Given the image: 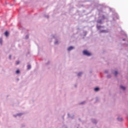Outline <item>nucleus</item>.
Masks as SVG:
<instances>
[{
  "label": "nucleus",
  "instance_id": "11",
  "mask_svg": "<svg viewBox=\"0 0 128 128\" xmlns=\"http://www.w3.org/2000/svg\"><path fill=\"white\" fill-rule=\"evenodd\" d=\"M118 120H122V118H118Z\"/></svg>",
  "mask_w": 128,
  "mask_h": 128
},
{
  "label": "nucleus",
  "instance_id": "16",
  "mask_svg": "<svg viewBox=\"0 0 128 128\" xmlns=\"http://www.w3.org/2000/svg\"><path fill=\"white\" fill-rule=\"evenodd\" d=\"M58 44V41L55 42V44Z\"/></svg>",
  "mask_w": 128,
  "mask_h": 128
},
{
  "label": "nucleus",
  "instance_id": "9",
  "mask_svg": "<svg viewBox=\"0 0 128 128\" xmlns=\"http://www.w3.org/2000/svg\"><path fill=\"white\" fill-rule=\"evenodd\" d=\"M16 74H20V70H17L16 71Z\"/></svg>",
  "mask_w": 128,
  "mask_h": 128
},
{
  "label": "nucleus",
  "instance_id": "15",
  "mask_svg": "<svg viewBox=\"0 0 128 128\" xmlns=\"http://www.w3.org/2000/svg\"><path fill=\"white\" fill-rule=\"evenodd\" d=\"M99 24H102V20H100V21H98Z\"/></svg>",
  "mask_w": 128,
  "mask_h": 128
},
{
  "label": "nucleus",
  "instance_id": "14",
  "mask_svg": "<svg viewBox=\"0 0 128 128\" xmlns=\"http://www.w3.org/2000/svg\"><path fill=\"white\" fill-rule=\"evenodd\" d=\"M2 40L0 39V44H2Z\"/></svg>",
  "mask_w": 128,
  "mask_h": 128
},
{
  "label": "nucleus",
  "instance_id": "5",
  "mask_svg": "<svg viewBox=\"0 0 128 128\" xmlns=\"http://www.w3.org/2000/svg\"><path fill=\"white\" fill-rule=\"evenodd\" d=\"M95 92H98L100 90V88H94Z\"/></svg>",
  "mask_w": 128,
  "mask_h": 128
},
{
  "label": "nucleus",
  "instance_id": "7",
  "mask_svg": "<svg viewBox=\"0 0 128 128\" xmlns=\"http://www.w3.org/2000/svg\"><path fill=\"white\" fill-rule=\"evenodd\" d=\"M82 72H79L78 74V76H82Z\"/></svg>",
  "mask_w": 128,
  "mask_h": 128
},
{
  "label": "nucleus",
  "instance_id": "12",
  "mask_svg": "<svg viewBox=\"0 0 128 128\" xmlns=\"http://www.w3.org/2000/svg\"><path fill=\"white\" fill-rule=\"evenodd\" d=\"M100 28H102L101 26H98L97 28H98V30H100Z\"/></svg>",
  "mask_w": 128,
  "mask_h": 128
},
{
  "label": "nucleus",
  "instance_id": "18",
  "mask_svg": "<svg viewBox=\"0 0 128 128\" xmlns=\"http://www.w3.org/2000/svg\"><path fill=\"white\" fill-rule=\"evenodd\" d=\"M103 18H104V16H103Z\"/></svg>",
  "mask_w": 128,
  "mask_h": 128
},
{
  "label": "nucleus",
  "instance_id": "8",
  "mask_svg": "<svg viewBox=\"0 0 128 128\" xmlns=\"http://www.w3.org/2000/svg\"><path fill=\"white\" fill-rule=\"evenodd\" d=\"M16 64H20V62H19V61H16Z\"/></svg>",
  "mask_w": 128,
  "mask_h": 128
},
{
  "label": "nucleus",
  "instance_id": "10",
  "mask_svg": "<svg viewBox=\"0 0 128 128\" xmlns=\"http://www.w3.org/2000/svg\"><path fill=\"white\" fill-rule=\"evenodd\" d=\"M117 74H118V72L116 71V72H114V75H115V76H116Z\"/></svg>",
  "mask_w": 128,
  "mask_h": 128
},
{
  "label": "nucleus",
  "instance_id": "6",
  "mask_svg": "<svg viewBox=\"0 0 128 128\" xmlns=\"http://www.w3.org/2000/svg\"><path fill=\"white\" fill-rule=\"evenodd\" d=\"M28 68V70H30V68H32V66H30V65H28L27 66Z\"/></svg>",
  "mask_w": 128,
  "mask_h": 128
},
{
  "label": "nucleus",
  "instance_id": "4",
  "mask_svg": "<svg viewBox=\"0 0 128 128\" xmlns=\"http://www.w3.org/2000/svg\"><path fill=\"white\" fill-rule=\"evenodd\" d=\"M120 88H122V90H126V87H124L123 86H120Z\"/></svg>",
  "mask_w": 128,
  "mask_h": 128
},
{
  "label": "nucleus",
  "instance_id": "3",
  "mask_svg": "<svg viewBox=\"0 0 128 128\" xmlns=\"http://www.w3.org/2000/svg\"><path fill=\"white\" fill-rule=\"evenodd\" d=\"M4 34L6 36H8V34H9L8 32V31H6L4 33Z\"/></svg>",
  "mask_w": 128,
  "mask_h": 128
},
{
  "label": "nucleus",
  "instance_id": "13",
  "mask_svg": "<svg viewBox=\"0 0 128 128\" xmlns=\"http://www.w3.org/2000/svg\"><path fill=\"white\" fill-rule=\"evenodd\" d=\"M100 32H106V30H101V31Z\"/></svg>",
  "mask_w": 128,
  "mask_h": 128
},
{
  "label": "nucleus",
  "instance_id": "1",
  "mask_svg": "<svg viewBox=\"0 0 128 128\" xmlns=\"http://www.w3.org/2000/svg\"><path fill=\"white\" fill-rule=\"evenodd\" d=\"M83 54L85 56H92V54L88 52L86 50L83 51Z\"/></svg>",
  "mask_w": 128,
  "mask_h": 128
},
{
  "label": "nucleus",
  "instance_id": "2",
  "mask_svg": "<svg viewBox=\"0 0 128 128\" xmlns=\"http://www.w3.org/2000/svg\"><path fill=\"white\" fill-rule=\"evenodd\" d=\"M74 50V47H72V46H70L68 48V51H70V50Z\"/></svg>",
  "mask_w": 128,
  "mask_h": 128
},
{
  "label": "nucleus",
  "instance_id": "17",
  "mask_svg": "<svg viewBox=\"0 0 128 128\" xmlns=\"http://www.w3.org/2000/svg\"><path fill=\"white\" fill-rule=\"evenodd\" d=\"M9 58H10H10H12V56L10 55V56H9Z\"/></svg>",
  "mask_w": 128,
  "mask_h": 128
},
{
  "label": "nucleus",
  "instance_id": "19",
  "mask_svg": "<svg viewBox=\"0 0 128 128\" xmlns=\"http://www.w3.org/2000/svg\"><path fill=\"white\" fill-rule=\"evenodd\" d=\"M123 40H124H124H124V39H123Z\"/></svg>",
  "mask_w": 128,
  "mask_h": 128
}]
</instances>
